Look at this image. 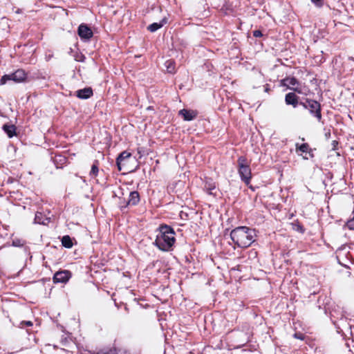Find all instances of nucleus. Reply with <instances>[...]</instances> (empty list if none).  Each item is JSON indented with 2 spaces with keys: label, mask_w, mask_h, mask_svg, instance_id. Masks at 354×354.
<instances>
[{
  "label": "nucleus",
  "mask_w": 354,
  "mask_h": 354,
  "mask_svg": "<svg viewBox=\"0 0 354 354\" xmlns=\"http://www.w3.org/2000/svg\"><path fill=\"white\" fill-rule=\"evenodd\" d=\"M255 236V230L246 226L236 227L230 232L231 239L239 248L249 247L254 241Z\"/></svg>",
  "instance_id": "obj_1"
},
{
  "label": "nucleus",
  "mask_w": 354,
  "mask_h": 354,
  "mask_svg": "<svg viewBox=\"0 0 354 354\" xmlns=\"http://www.w3.org/2000/svg\"><path fill=\"white\" fill-rule=\"evenodd\" d=\"M175 241V232L170 226L161 225L158 228L155 244L160 250L169 251Z\"/></svg>",
  "instance_id": "obj_2"
},
{
  "label": "nucleus",
  "mask_w": 354,
  "mask_h": 354,
  "mask_svg": "<svg viewBox=\"0 0 354 354\" xmlns=\"http://www.w3.org/2000/svg\"><path fill=\"white\" fill-rule=\"evenodd\" d=\"M299 104L305 109H307L318 122H321L322 115V106L319 102L312 99L306 98L304 101L299 102Z\"/></svg>",
  "instance_id": "obj_3"
},
{
  "label": "nucleus",
  "mask_w": 354,
  "mask_h": 354,
  "mask_svg": "<svg viewBox=\"0 0 354 354\" xmlns=\"http://www.w3.org/2000/svg\"><path fill=\"white\" fill-rule=\"evenodd\" d=\"M238 172L241 179L248 185L252 178L250 164L244 156H240L237 160Z\"/></svg>",
  "instance_id": "obj_4"
},
{
  "label": "nucleus",
  "mask_w": 354,
  "mask_h": 354,
  "mask_svg": "<svg viewBox=\"0 0 354 354\" xmlns=\"http://www.w3.org/2000/svg\"><path fill=\"white\" fill-rule=\"evenodd\" d=\"M281 84L299 94L306 95L305 86H303L294 77H288L282 80Z\"/></svg>",
  "instance_id": "obj_5"
},
{
  "label": "nucleus",
  "mask_w": 354,
  "mask_h": 354,
  "mask_svg": "<svg viewBox=\"0 0 354 354\" xmlns=\"http://www.w3.org/2000/svg\"><path fill=\"white\" fill-rule=\"evenodd\" d=\"M26 78V73L22 69L17 70L15 72L4 75L0 80L1 84H5L8 81L12 80L16 83H19L24 81Z\"/></svg>",
  "instance_id": "obj_6"
},
{
  "label": "nucleus",
  "mask_w": 354,
  "mask_h": 354,
  "mask_svg": "<svg viewBox=\"0 0 354 354\" xmlns=\"http://www.w3.org/2000/svg\"><path fill=\"white\" fill-rule=\"evenodd\" d=\"M132 158L131 153L127 151H122L116 159V164L120 171L124 169Z\"/></svg>",
  "instance_id": "obj_7"
},
{
  "label": "nucleus",
  "mask_w": 354,
  "mask_h": 354,
  "mask_svg": "<svg viewBox=\"0 0 354 354\" xmlns=\"http://www.w3.org/2000/svg\"><path fill=\"white\" fill-rule=\"evenodd\" d=\"M71 272L69 270H64L57 271L53 276V282L55 283H66L71 279Z\"/></svg>",
  "instance_id": "obj_8"
},
{
  "label": "nucleus",
  "mask_w": 354,
  "mask_h": 354,
  "mask_svg": "<svg viewBox=\"0 0 354 354\" xmlns=\"http://www.w3.org/2000/svg\"><path fill=\"white\" fill-rule=\"evenodd\" d=\"M78 35L81 39L87 41L93 37V33L87 25L81 24L78 27Z\"/></svg>",
  "instance_id": "obj_9"
},
{
  "label": "nucleus",
  "mask_w": 354,
  "mask_h": 354,
  "mask_svg": "<svg viewBox=\"0 0 354 354\" xmlns=\"http://www.w3.org/2000/svg\"><path fill=\"white\" fill-rule=\"evenodd\" d=\"M298 96L295 93H288L285 96V102L287 105H292L296 108L299 102Z\"/></svg>",
  "instance_id": "obj_10"
},
{
  "label": "nucleus",
  "mask_w": 354,
  "mask_h": 354,
  "mask_svg": "<svg viewBox=\"0 0 354 354\" xmlns=\"http://www.w3.org/2000/svg\"><path fill=\"white\" fill-rule=\"evenodd\" d=\"M179 115H182L186 121H191L196 118L197 112L194 110L183 109L179 111Z\"/></svg>",
  "instance_id": "obj_11"
},
{
  "label": "nucleus",
  "mask_w": 354,
  "mask_h": 354,
  "mask_svg": "<svg viewBox=\"0 0 354 354\" xmlns=\"http://www.w3.org/2000/svg\"><path fill=\"white\" fill-rule=\"evenodd\" d=\"M93 95V90L90 87L77 90L76 96L80 99H88Z\"/></svg>",
  "instance_id": "obj_12"
},
{
  "label": "nucleus",
  "mask_w": 354,
  "mask_h": 354,
  "mask_svg": "<svg viewBox=\"0 0 354 354\" xmlns=\"http://www.w3.org/2000/svg\"><path fill=\"white\" fill-rule=\"evenodd\" d=\"M140 201V196L138 192L133 191L130 192L129 198L126 205L124 207H126L129 205H136Z\"/></svg>",
  "instance_id": "obj_13"
},
{
  "label": "nucleus",
  "mask_w": 354,
  "mask_h": 354,
  "mask_svg": "<svg viewBox=\"0 0 354 354\" xmlns=\"http://www.w3.org/2000/svg\"><path fill=\"white\" fill-rule=\"evenodd\" d=\"M2 129L9 138H12L16 135V127L14 124H5Z\"/></svg>",
  "instance_id": "obj_14"
},
{
  "label": "nucleus",
  "mask_w": 354,
  "mask_h": 354,
  "mask_svg": "<svg viewBox=\"0 0 354 354\" xmlns=\"http://www.w3.org/2000/svg\"><path fill=\"white\" fill-rule=\"evenodd\" d=\"M167 23V19H162L159 23H153L147 27V30L151 32H156Z\"/></svg>",
  "instance_id": "obj_15"
},
{
  "label": "nucleus",
  "mask_w": 354,
  "mask_h": 354,
  "mask_svg": "<svg viewBox=\"0 0 354 354\" xmlns=\"http://www.w3.org/2000/svg\"><path fill=\"white\" fill-rule=\"evenodd\" d=\"M34 222L37 224L46 225L49 222V220L41 212H37Z\"/></svg>",
  "instance_id": "obj_16"
},
{
  "label": "nucleus",
  "mask_w": 354,
  "mask_h": 354,
  "mask_svg": "<svg viewBox=\"0 0 354 354\" xmlns=\"http://www.w3.org/2000/svg\"><path fill=\"white\" fill-rule=\"evenodd\" d=\"M165 66L166 67L167 71L168 73H175L176 68H175V62H174V61H173L171 59L167 60L165 62Z\"/></svg>",
  "instance_id": "obj_17"
},
{
  "label": "nucleus",
  "mask_w": 354,
  "mask_h": 354,
  "mask_svg": "<svg viewBox=\"0 0 354 354\" xmlns=\"http://www.w3.org/2000/svg\"><path fill=\"white\" fill-rule=\"evenodd\" d=\"M346 247H348L349 249L348 254L349 255V257L351 258V261L354 263V243H351L348 245H344L339 249L344 250L346 249Z\"/></svg>",
  "instance_id": "obj_18"
},
{
  "label": "nucleus",
  "mask_w": 354,
  "mask_h": 354,
  "mask_svg": "<svg viewBox=\"0 0 354 354\" xmlns=\"http://www.w3.org/2000/svg\"><path fill=\"white\" fill-rule=\"evenodd\" d=\"M62 244L66 248H71L73 246V242L71 237L68 235L64 236L62 239Z\"/></svg>",
  "instance_id": "obj_19"
},
{
  "label": "nucleus",
  "mask_w": 354,
  "mask_h": 354,
  "mask_svg": "<svg viewBox=\"0 0 354 354\" xmlns=\"http://www.w3.org/2000/svg\"><path fill=\"white\" fill-rule=\"evenodd\" d=\"M99 171L98 166L97 163H94L90 171V176L92 178L96 177Z\"/></svg>",
  "instance_id": "obj_20"
},
{
  "label": "nucleus",
  "mask_w": 354,
  "mask_h": 354,
  "mask_svg": "<svg viewBox=\"0 0 354 354\" xmlns=\"http://www.w3.org/2000/svg\"><path fill=\"white\" fill-rule=\"evenodd\" d=\"M54 161L55 164L59 162L61 165H62L66 162V158L61 155L55 156L54 158Z\"/></svg>",
  "instance_id": "obj_21"
},
{
  "label": "nucleus",
  "mask_w": 354,
  "mask_h": 354,
  "mask_svg": "<svg viewBox=\"0 0 354 354\" xmlns=\"http://www.w3.org/2000/svg\"><path fill=\"white\" fill-rule=\"evenodd\" d=\"M25 241L23 240H20L18 239H14L12 241V245L15 247H21L24 245Z\"/></svg>",
  "instance_id": "obj_22"
},
{
  "label": "nucleus",
  "mask_w": 354,
  "mask_h": 354,
  "mask_svg": "<svg viewBox=\"0 0 354 354\" xmlns=\"http://www.w3.org/2000/svg\"><path fill=\"white\" fill-rule=\"evenodd\" d=\"M353 216L351 219L348 220L346 223V226L348 229L354 230V211L353 212Z\"/></svg>",
  "instance_id": "obj_23"
},
{
  "label": "nucleus",
  "mask_w": 354,
  "mask_h": 354,
  "mask_svg": "<svg viewBox=\"0 0 354 354\" xmlns=\"http://www.w3.org/2000/svg\"><path fill=\"white\" fill-rule=\"evenodd\" d=\"M300 151L303 153H306L308 150V145L307 143H304L301 145L299 148Z\"/></svg>",
  "instance_id": "obj_24"
},
{
  "label": "nucleus",
  "mask_w": 354,
  "mask_h": 354,
  "mask_svg": "<svg viewBox=\"0 0 354 354\" xmlns=\"http://www.w3.org/2000/svg\"><path fill=\"white\" fill-rule=\"evenodd\" d=\"M33 324H32V322H30V321H23L20 323V326L19 327L20 328H24V326H32Z\"/></svg>",
  "instance_id": "obj_25"
},
{
  "label": "nucleus",
  "mask_w": 354,
  "mask_h": 354,
  "mask_svg": "<svg viewBox=\"0 0 354 354\" xmlns=\"http://www.w3.org/2000/svg\"><path fill=\"white\" fill-rule=\"evenodd\" d=\"M263 35L262 32L259 30H255L253 31V36L255 37H260Z\"/></svg>",
  "instance_id": "obj_26"
},
{
  "label": "nucleus",
  "mask_w": 354,
  "mask_h": 354,
  "mask_svg": "<svg viewBox=\"0 0 354 354\" xmlns=\"http://www.w3.org/2000/svg\"><path fill=\"white\" fill-rule=\"evenodd\" d=\"M313 3H315L317 6H320L322 5V0H311Z\"/></svg>",
  "instance_id": "obj_27"
},
{
  "label": "nucleus",
  "mask_w": 354,
  "mask_h": 354,
  "mask_svg": "<svg viewBox=\"0 0 354 354\" xmlns=\"http://www.w3.org/2000/svg\"><path fill=\"white\" fill-rule=\"evenodd\" d=\"M270 90V88L269 84H266L264 86V91H265V92L269 93Z\"/></svg>",
  "instance_id": "obj_28"
},
{
  "label": "nucleus",
  "mask_w": 354,
  "mask_h": 354,
  "mask_svg": "<svg viewBox=\"0 0 354 354\" xmlns=\"http://www.w3.org/2000/svg\"><path fill=\"white\" fill-rule=\"evenodd\" d=\"M295 337L297 339H303L304 337L302 334L295 333Z\"/></svg>",
  "instance_id": "obj_29"
},
{
  "label": "nucleus",
  "mask_w": 354,
  "mask_h": 354,
  "mask_svg": "<svg viewBox=\"0 0 354 354\" xmlns=\"http://www.w3.org/2000/svg\"><path fill=\"white\" fill-rule=\"evenodd\" d=\"M335 144H337V142L333 141V145H335Z\"/></svg>",
  "instance_id": "obj_30"
},
{
  "label": "nucleus",
  "mask_w": 354,
  "mask_h": 354,
  "mask_svg": "<svg viewBox=\"0 0 354 354\" xmlns=\"http://www.w3.org/2000/svg\"><path fill=\"white\" fill-rule=\"evenodd\" d=\"M335 144H337V142L333 141V145H335Z\"/></svg>",
  "instance_id": "obj_31"
},
{
  "label": "nucleus",
  "mask_w": 354,
  "mask_h": 354,
  "mask_svg": "<svg viewBox=\"0 0 354 354\" xmlns=\"http://www.w3.org/2000/svg\"><path fill=\"white\" fill-rule=\"evenodd\" d=\"M335 144H337V142L333 141V145H335Z\"/></svg>",
  "instance_id": "obj_32"
},
{
  "label": "nucleus",
  "mask_w": 354,
  "mask_h": 354,
  "mask_svg": "<svg viewBox=\"0 0 354 354\" xmlns=\"http://www.w3.org/2000/svg\"><path fill=\"white\" fill-rule=\"evenodd\" d=\"M19 12H20V10H18L17 11V13H19Z\"/></svg>",
  "instance_id": "obj_33"
}]
</instances>
